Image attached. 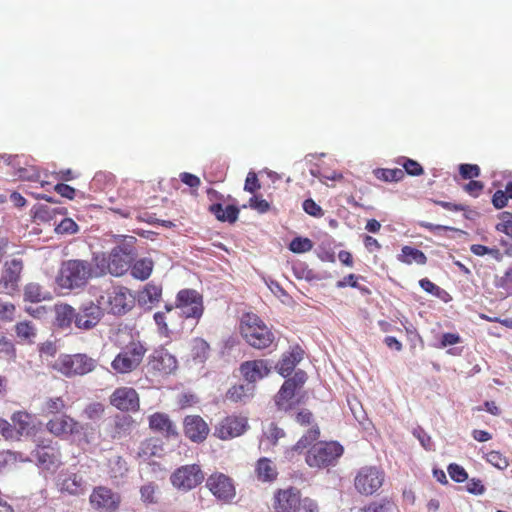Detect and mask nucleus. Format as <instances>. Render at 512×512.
I'll list each match as a JSON object with an SVG mask.
<instances>
[{
	"label": "nucleus",
	"instance_id": "obj_1",
	"mask_svg": "<svg viewBox=\"0 0 512 512\" xmlns=\"http://www.w3.org/2000/svg\"><path fill=\"white\" fill-rule=\"evenodd\" d=\"M320 437V431L317 425L311 427L294 446L286 451V457L290 460L294 458V453H302L310 447L306 453L305 461L311 468H326L334 465L337 459L343 454V447L335 441L316 442Z\"/></svg>",
	"mask_w": 512,
	"mask_h": 512
},
{
	"label": "nucleus",
	"instance_id": "obj_2",
	"mask_svg": "<svg viewBox=\"0 0 512 512\" xmlns=\"http://www.w3.org/2000/svg\"><path fill=\"white\" fill-rule=\"evenodd\" d=\"M274 512H319L317 502L310 497H302L295 486L277 489L272 497Z\"/></svg>",
	"mask_w": 512,
	"mask_h": 512
},
{
	"label": "nucleus",
	"instance_id": "obj_3",
	"mask_svg": "<svg viewBox=\"0 0 512 512\" xmlns=\"http://www.w3.org/2000/svg\"><path fill=\"white\" fill-rule=\"evenodd\" d=\"M94 269L90 262L70 259L62 262L56 283L61 289L73 290L84 287L93 277Z\"/></svg>",
	"mask_w": 512,
	"mask_h": 512
},
{
	"label": "nucleus",
	"instance_id": "obj_4",
	"mask_svg": "<svg viewBox=\"0 0 512 512\" xmlns=\"http://www.w3.org/2000/svg\"><path fill=\"white\" fill-rule=\"evenodd\" d=\"M178 369V361L164 347H158L149 354L143 372L151 383H159Z\"/></svg>",
	"mask_w": 512,
	"mask_h": 512
},
{
	"label": "nucleus",
	"instance_id": "obj_5",
	"mask_svg": "<svg viewBox=\"0 0 512 512\" xmlns=\"http://www.w3.org/2000/svg\"><path fill=\"white\" fill-rule=\"evenodd\" d=\"M240 332L245 341L255 349H265L275 339L273 332L254 313H246L242 316Z\"/></svg>",
	"mask_w": 512,
	"mask_h": 512
},
{
	"label": "nucleus",
	"instance_id": "obj_6",
	"mask_svg": "<svg viewBox=\"0 0 512 512\" xmlns=\"http://www.w3.org/2000/svg\"><path fill=\"white\" fill-rule=\"evenodd\" d=\"M147 351L148 347L145 342L132 339L114 357L111 367L117 374L132 373L142 364Z\"/></svg>",
	"mask_w": 512,
	"mask_h": 512
},
{
	"label": "nucleus",
	"instance_id": "obj_7",
	"mask_svg": "<svg viewBox=\"0 0 512 512\" xmlns=\"http://www.w3.org/2000/svg\"><path fill=\"white\" fill-rule=\"evenodd\" d=\"M96 366L97 361L84 353L62 354L53 364L56 371L68 378L86 375Z\"/></svg>",
	"mask_w": 512,
	"mask_h": 512
},
{
	"label": "nucleus",
	"instance_id": "obj_8",
	"mask_svg": "<svg viewBox=\"0 0 512 512\" xmlns=\"http://www.w3.org/2000/svg\"><path fill=\"white\" fill-rule=\"evenodd\" d=\"M98 303L113 314H124L133 308L135 298L128 288L112 286L100 296Z\"/></svg>",
	"mask_w": 512,
	"mask_h": 512
},
{
	"label": "nucleus",
	"instance_id": "obj_9",
	"mask_svg": "<svg viewBox=\"0 0 512 512\" xmlns=\"http://www.w3.org/2000/svg\"><path fill=\"white\" fill-rule=\"evenodd\" d=\"M385 481V472L377 466L361 467L354 477L355 490L364 496H371L379 491Z\"/></svg>",
	"mask_w": 512,
	"mask_h": 512
},
{
	"label": "nucleus",
	"instance_id": "obj_10",
	"mask_svg": "<svg viewBox=\"0 0 512 512\" xmlns=\"http://www.w3.org/2000/svg\"><path fill=\"white\" fill-rule=\"evenodd\" d=\"M121 503L120 493L105 485L95 486L89 495V504L97 512H117Z\"/></svg>",
	"mask_w": 512,
	"mask_h": 512
},
{
	"label": "nucleus",
	"instance_id": "obj_11",
	"mask_svg": "<svg viewBox=\"0 0 512 512\" xmlns=\"http://www.w3.org/2000/svg\"><path fill=\"white\" fill-rule=\"evenodd\" d=\"M180 317L200 319L204 312L203 296L194 289H182L176 296Z\"/></svg>",
	"mask_w": 512,
	"mask_h": 512
},
{
	"label": "nucleus",
	"instance_id": "obj_12",
	"mask_svg": "<svg viewBox=\"0 0 512 512\" xmlns=\"http://www.w3.org/2000/svg\"><path fill=\"white\" fill-rule=\"evenodd\" d=\"M305 380V372L298 371L295 373L294 377L284 381L275 397V403L279 410L289 411L299 403V400L295 399L296 391L301 388Z\"/></svg>",
	"mask_w": 512,
	"mask_h": 512
},
{
	"label": "nucleus",
	"instance_id": "obj_13",
	"mask_svg": "<svg viewBox=\"0 0 512 512\" xmlns=\"http://www.w3.org/2000/svg\"><path fill=\"white\" fill-rule=\"evenodd\" d=\"M204 473L197 464L184 465L176 469L170 477L172 485L178 490L189 491L200 485Z\"/></svg>",
	"mask_w": 512,
	"mask_h": 512
},
{
	"label": "nucleus",
	"instance_id": "obj_14",
	"mask_svg": "<svg viewBox=\"0 0 512 512\" xmlns=\"http://www.w3.org/2000/svg\"><path fill=\"white\" fill-rule=\"evenodd\" d=\"M46 430L59 439H66L80 432L79 422L66 413H61L49 419L45 425Z\"/></svg>",
	"mask_w": 512,
	"mask_h": 512
},
{
	"label": "nucleus",
	"instance_id": "obj_15",
	"mask_svg": "<svg viewBox=\"0 0 512 512\" xmlns=\"http://www.w3.org/2000/svg\"><path fill=\"white\" fill-rule=\"evenodd\" d=\"M110 404L123 412H137L140 408L138 392L127 386L116 388L109 397Z\"/></svg>",
	"mask_w": 512,
	"mask_h": 512
},
{
	"label": "nucleus",
	"instance_id": "obj_16",
	"mask_svg": "<svg viewBox=\"0 0 512 512\" xmlns=\"http://www.w3.org/2000/svg\"><path fill=\"white\" fill-rule=\"evenodd\" d=\"M206 486L217 499L224 502L231 501L236 495L233 480L220 472L211 474L206 481Z\"/></svg>",
	"mask_w": 512,
	"mask_h": 512
},
{
	"label": "nucleus",
	"instance_id": "obj_17",
	"mask_svg": "<svg viewBox=\"0 0 512 512\" xmlns=\"http://www.w3.org/2000/svg\"><path fill=\"white\" fill-rule=\"evenodd\" d=\"M134 253L125 246H116L109 254L107 269L114 276H122L131 267Z\"/></svg>",
	"mask_w": 512,
	"mask_h": 512
},
{
	"label": "nucleus",
	"instance_id": "obj_18",
	"mask_svg": "<svg viewBox=\"0 0 512 512\" xmlns=\"http://www.w3.org/2000/svg\"><path fill=\"white\" fill-rule=\"evenodd\" d=\"M247 428L248 421L246 418L230 415L218 423L214 435L221 440H228L242 435Z\"/></svg>",
	"mask_w": 512,
	"mask_h": 512
},
{
	"label": "nucleus",
	"instance_id": "obj_19",
	"mask_svg": "<svg viewBox=\"0 0 512 512\" xmlns=\"http://www.w3.org/2000/svg\"><path fill=\"white\" fill-rule=\"evenodd\" d=\"M184 435L194 443L204 442L210 432L205 420L199 415H188L183 420Z\"/></svg>",
	"mask_w": 512,
	"mask_h": 512
},
{
	"label": "nucleus",
	"instance_id": "obj_20",
	"mask_svg": "<svg viewBox=\"0 0 512 512\" xmlns=\"http://www.w3.org/2000/svg\"><path fill=\"white\" fill-rule=\"evenodd\" d=\"M239 370L248 384L255 385L258 380L269 375L271 367L267 360L257 359L243 362Z\"/></svg>",
	"mask_w": 512,
	"mask_h": 512
},
{
	"label": "nucleus",
	"instance_id": "obj_21",
	"mask_svg": "<svg viewBox=\"0 0 512 512\" xmlns=\"http://www.w3.org/2000/svg\"><path fill=\"white\" fill-rule=\"evenodd\" d=\"M100 306L101 305H96L93 302L81 306L79 312L76 313V327L83 330H89L95 327L103 315Z\"/></svg>",
	"mask_w": 512,
	"mask_h": 512
},
{
	"label": "nucleus",
	"instance_id": "obj_22",
	"mask_svg": "<svg viewBox=\"0 0 512 512\" xmlns=\"http://www.w3.org/2000/svg\"><path fill=\"white\" fill-rule=\"evenodd\" d=\"M59 490L72 496L83 495L87 489V482L80 473H62L58 482Z\"/></svg>",
	"mask_w": 512,
	"mask_h": 512
},
{
	"label": "nucleus",
	"instance_id": "obj_23",
	"mask_svg": "<svg viewBox=\"0 0 512 512\" xmlns=\"http://www.w3.org/2000/svg\"><path fill=\"white\" fill-rule=\"evenodd\" d=\"M149 428L163 437L176 438L178 431L176 425L170 419L169 415L162 412H155L148 417Z\"/></svg>",
	"mask_w": 512,
	"mask_h": 512
},
{
	"label": "nucleus",
	"instance_id": "obj_24",
	"mask_svg": "<svg viewBox=\"0 0 512 512\" xmlns=\"http://www.w3.org/2000/svg\"><path fill=\"white\" fill-rule=\"evenodd\" d=\"M23 262L20 259L7 261L0 278V285L9 292H14L18 288Z\"/></svg>",
	"mask_w": 512,
	"mask_h": 512
},
{
	"label": "nucleus",
	"instance_id": "obj_25",
	"mask_svg": "<svg viewBox=\"0 0 512 512\" xmlns=\"http://www.w3.org/2000/svg\"><path fill=\"white\" fill-rule=\"evenodd\" d=\"M304 351L303 349L296 345L292 347L288 352H285L279 362L276 365L277 372L283 376H289L296 365L302 360Z\"/></svg>",
	"mask_w": 512,
	"mask_h": 512
},
{
	"label": "nucleus",
	"instance_id": "obj_26",
	"mask_svg": "<svg viewBox=\"0 0 512 512\" xmlns=\"http://www.w3.org/2000/svg\"><path fill=\"white\" fill-rule=\"evenodd\" d=\"M254 471L257 479L263 483L274 482L278 477L277 466L267 457H261L257 460Z\"/></svg>",
	"mask_w": 512,
	"mask_h": 512
},
{
	"label": "nucleus",
	"instance_id": "obj_27",
	"mask_svg": "<svg viewBox=\"0 0 512 512\" xmlns=\"http://www.w3.org/2000/svg\"><path fill=\"white\" fill-rule=\"evenodd\" d=\"M53 299L52 293L37 282H29L23 289V301L30 303H40Z\"/></svg>",
	"mask_w": 512,
	"mask_h": 512
},
{
	"label": "nucleus",
	"instance_id": "obj_28",
	"mask_svg": "<svg viewBox=\"0 0 512 512\" xmlns=\"http://www.w3.org/2000/svg\"><path fill=\"white\" fill-rule=\"evenodd\" d=\"M255 391V385L251 384H235L225 394L226 400L232 403H247L252 399Z\"/></svg>",
	"mask_w": 512,
	"mask_h": 512
},
{
	"label": "nucleus",
	"instance_id": "obj_29",
	"mask_svg": "<svg viewBox=\"0 0 512 512\" xmlns=\"http://www.w3.org/2000/svg\"><path fill=\"white\" fill-rule=\"evenodd\" d=\"M153 318L157 325L158 333L162 337L169 338L173 330L180 326L178 318L169 315L167 312H156Z\"/></svg>",
	"mask_w": 512,
	"mask_h": 512
},
{
	"label": "nucleus",
	"instance_id": "obj_30",
	"mask_svg": "<svg viewBox=\"0 0 512 512\" xmlns=\"http://www.w3.org/2000/svg\"><path fill=\"white\" fill-rule=\"evenodd\" d=\"M129 471L127 461L120 455H112L107 460V474L111 480L123 479Z\"/></svg>",
	"mask_w": 512,
	"mask_h": 512
},
{
	"label": "nucleus",
	"instance_id": "obj_31",
	"mask_svg": "<svg viewBox=\"0 0 512 512\" xmlns=\"http://www.w3.org/2000/svg\"><path fill=\"white\" fill-rule=\"evenodd\" d=\"M11 421L17 430L19 439L23 435H28L32 430L33 415L27 411H15L11 415Z\"/></svg>",
	"mask_w": 512,
	"mask_h": 512
},
{
	"label": "nucleus",
	"instance_id": "obj_32",
	"mask_svg": "<svg viewBox=\"0 0 512 512\" xmlns=\"http://www.w3.org/2000/svg\"><path fill=\"white\" fill-rule=\"evenodd\" d=\"M209 211L221 222L234 223L239 216V209L234 205H228L225 208L220 203L210 205Z\"/></svg>",
	"mask_w": 512,
	"mask_h": 512
},
{
	"label": "nucleus",
	"instance_id": "obj_33",
	"mask_svg": "<svg viewBox=\"0 0 512 512\" xmlns=\"http://www.w3.org/2000/svg\"><path fill=\"white\" fill-rule=\"evenodd\" d=\"M397 259L407 265L416 263L418 265H425L427 263V256L419 249L405 245L401 249V253Z\"/></svg>",
	"mask_w": 512,
	"mask_h": 512
},
{
	"label": "nucleus",
	"instance_id": "obj_34",
	"mask_svg": "<svg viewBox=\"0 0 512 512\" xmlns=\"http://www.w3.org/2000/svg\"><path fill=\"white\" fill-rule=\"evenodd\" d=\"M38 463L45 469L57 468L60 465V452L55 449H38L36 452Z\"/></svg>",
	"mask_w": 512,
	"mask_h": 512
},
{
	"label": "nucleus",
	"instance_id": "obj_35",
	"mask_svg": "<svg viewBox=\"0 0 512 512\" xmlns=\"http://www.w3.org/2000/svg\"><path fill=\"white\" fill-rule=\"evenodd\" d=\"M154 262L150 258H141L131 265V275L138 280L148 279L153 271Z\"/></svg>",
	"mask_w": 512,
	"mask_h": 512
},
{
	"label": "nucleus",
	"instance_id": "obj_36",
	"mask_svg": "<svg viewBox=\"0 0 512 512\" xmlns=\"http://www.w3.org/2000/svg\"><path fill=\"white\" fill-rule=\"evenodd\" d=\"M359 512H398V508L393 500L385 497L369 502Z\"/></svg>",
	"mask_w": 512,
	"mask_h": 512
},
{
	"label": "nucleus",
	"instance_id": "obj_37",
	"mask_svg": "<svg viewBox=\"0 0 512 512\" xmlns=\"http://www.w3.org/2000/svg\"><path fill=\"white\" fill-rule=\"evenodd\" d=\"M16 336L24 341L33 343L37 335V329L31 321H20L14 326Z\"/></svg>",
	"mask_w": 512,
	"mask_h": 512
},
{
	"label": "nucleus",
	"instance_id": "obj_38",
	"mask_svg": "<svg viewBox=\"0 0 512 512\" xmlns=\"http://www.w3.org/2000/svg\"><path fill=\"white\" fill-rule=\"evenodd\" d=\"M160 441L156 438H148L141 443L138 455L145 459L152 456H157L163 450L159 443Z\"/></svg>",
	"mask_w": 512,
	"mask_h": 512
},
{
	"label": "nucleus",
	"instance_id": "obj_39",
	"mask_svg": "<svg viewBox=\"0 0 512 512\" xmlns=\"http://www.w3.org/2000/svg\"><path fill=\"white\" fill-rule=\"evenodd\" d=\"M66 408V402L62 397H49L45 400L42 412L44 415H60Z\"/></svg>",
	"mask_w": 512,
	"mask_h": 512
},
{
	"label": "nucleus",
	"instance_id": "obj_40",
	"mask_svg": "<svg viewBox=\"0 0 512 512\" xmlns=\"http://www.w3.org/2000/svg\"><path fill=\"white\" fill-rule=\"evenodd\" d=\"M373 173L377 179L384 182H398L404 178V171L400 168H377Z\"/></svg>",
	"mask_w": 512,
	"mask_h": 512
},
{
	"label": "nucleus",
	"instance_id": "obj_41",
	"mask_svg": "<svg viewBox=\"0 0 512 512\" xmlns=\"http://www.w3.org/2000/svg\"><path fill=\"white\" fill-rule=\"evenodd\" d=\"M76 311L69 305L62 306L57 312V323L60 327H69L72 322L75 323Z\"/></svg>",
	"mask_w": 512,
	"mask_h": 512
},
{
	"label": "nucleus",
	"instance_id": "obj_42",
	"mask_svg": "<svg viewBox=\"0 0 512 512\" xmlns=\"http://www.w3.org/2000/svg\"><path fill=\"white\" fill-rule=\"evenodd\" d=\"M162 296V287L154 283H147L141 292V298L144 302H158Z\"/></svg>",
	"mask_w": 512,
	"mask_h": 512
},
{
	"label": "nucleus",
	"instance_id": "obj_43",
	"mask_svg": "<svg viewBox=\"0 0 512 512\" xmlns=\"http://www.w3.org/2000/svg\"><path fill=\"white\" fill-rule=\"evenodd\" d=\"M498 218L501 222L496 224L495 229L512 237V212L503 211L498 215Z\"/></svg>",
	"mask_w": 512,
	"mask_h": 512
},
{
	"label": "nucleus",
	"instance_id": "obj_44",
	"mask_svg": "<svg viewBox=\"0 0 512 512\" xmlns=\"http://www.w3.org/2000/svg\"><path fill=\"white\" fill-rule=\"evenodd\" d=\"M105 411V407L100 402L89 403L83 410V415L89 420H99Z\"/></svg>",
	"mask_w": 512,
	"mask_h": 512
},
{
	"label": "nucleus",
	"instance_id": "obj_45",
	"mask_svg": "<svg viewBox=\"0 0 512 512\" xmlns=\"http://www.w3.org/2000/svg\"><path fill=\"white\" fill-rule=\"evenodd\" d=\"M313 248V242L309 238L296 237L289 245V249L294 253H305Z\"/></svg>",
	"mask_w": 512,
	"mask_h": 512
},
{
	"label": "nucleus",
	"instance_id": "obj_46",
	"mask_svg": "<svg viewBox=\"0 0 512 512\" xmlns=\"http://www.w3.org/2000/svg\"><path fill=\"white\" fill-rule=\"evenodd\" d=\"M16 356L14 343L6 336H0V358L12 359Z\"/></svg>",
	"mask_w": 512,
	"mask_h": 512
},
{
	"label": "nucleus",
	"instance_id": "obj_47",
	"mask_svg": "<svg viewBox=\"0 0 512 512\" xmlns=\"http://www.w3.org/2000/svg\"><path fill=\"white\" fill-rule=\"evenodd\" d=\"M16 306L0 297V320L3 322H12L15 319Z\"/></svg>",
	"mask_w": 512,
	"mask_h": 512
},
{
	"label": "nucleus",
	"instance_id": "obj_48",
	"mask_svg": "<svg viewBox=\"0 0 512 512\" xmlns=\"http://www.w3.org/2000/svg\"><path fill=\"white\" fill-rule=\"evenodd\" d=\"M0 435L5 440H19L14 425L4 418H0Z\"/></svg>",
	"mask_w": 512,
	"mask_h": 512
},
{
	"label": "nucleus",
	"instance_id": "obj_49",
	"mask_svg": "<svg viewBox=\"0 0 512 512\" xmlns=\"http://www.w3.org/2000/svg\"><path fill=\"white\" fill-rule=\"evenodd\" d=\"M486 460L494 467L504 470L509 466L508 459L498 451H491L487 454Z\"/></svg>",
	"mask_w": 512,
	"mask_h": 512
},
{
	"label": "nucleus",
	"instance_id": "obj_50",
	"mask_svg": "<svg viewBox=\"0 0 512 512\" xmlns=\"http://www.w3.org/2000/svg\"><path fill=\"white\" fill-rule=\"evenodd\" d=\"M157 486L154 483H147L140 488L141 500L144 503H156Z\"/></svg>",
	"mask_w": 512,
	"mask_h": 512
},
{
	"label": "nucleus",
	"instance_id": "obj_51",
	"mask_svg": "<svg viewBox=\"0 0 512 512\" xmlns=\"http://www.w3.org/2000/svg\"><path fill=\"white\" fill-rule=\"evenodd\" d=\"M404 168V173L411 176H420L424 173L423 167L417 161L409 158H403V162L400 163Z\"/></svg>",
	"mask_w": 512,
	"mask_h": 512
},
{
	"label": "nucleus",
	"instance_id": "obj_52",
	"mask_svg": "<svg viewBox=\"0 0 512 512\" xmlns=\"http://www.w3.org/2000/svg\"><path fill=\"white\" fill-rule=\"evenodd\" d=\"M264 436L266 437L267 440L270 441L272 445H276L278 440L285 436V432L275 423H270L267 430L264 432Z\"/></svg>",
	"mask_w": 512,
	"mask_h": 512
},
{
	"label": "nucleus",
	"instance_id": "obj_53",
	"mask_svg": "<svg viewBox=\"0 0 512 512\" xmlns=\"http://www.w3.org/2000/svg\"><path fill=\"white\" fill-rule=\"evenodd\" d=\"M57 234H74L78 231V225L71 218H64L55 228Z\"/></svg>",
	"mask_w": 512,
	"mask_h": 512
},
{
	"label": "nucleus",
	"instance_id": "obj_54",
	"mask_svg": "<svg viewBox=\"0 0 512 512\" xmlns=\"http://www.w3.org/2000/svg\"><path fill=\"white\" fill-rule=\"evenodd\" d=\"M459 173L463 179L477 178L480 175V168L476 164H461L459 166Z\"/></svg>",
	"mask_w": 512,
	"mask_h": 512
},
{
	"label": "nucleus",
	"instance_id": "obj_55",
	"mask_svg": "<svg viewBox=\"0 0 512 512\" xmlns=\"http://www.w3.org/2000/svg\"><path fill=\"white\" fill-rule=\"evenodd\" d=\"M448 473L451 479L458 483L464 482L468 478V474L465 469L455 463L448 466Z\"/></svg>",
	"mask_w": 512,
	"mask_h": 512
},
{
	"label": "nucleus",
	"instance_id": "obj_56",
	"mask_svg": "<svg viewBox=\"0 0 512 512\" xmlns=\"http://www.w3.org/2000/svg\"><path fill=\"white\" fill-rule=\"evenodd\" d=\"M260 188H261V184H260L257 174L253 171H250L247 174V177L245 180L244 190L249 193H255Z\"/></svg>",
	"mask_w": 512,
	"mask_h": 512
},
{
	"label": "nucleus",
	"instance_id": "obj_57",
	"mask_svg": "<svg viewBox=\"0 0 512 512\" xmlns=\"http://www.w3.org/2000/svg\"><path fill=\"white\" fill-rule=\"evenodd\" d=\"M249 207L259 213H266L270 209V204L267 200L255 195L249 199Z\"/></svg>",
	"mask_w": 512,
	"mask_h": 512
},
{
	"label": "nucleus",
	"instance_id": "obj_58",
	"mask_svg": "<svg viewBox=\"0 0 512 512\" xmlns=\"http://www.w3.org/2000/svg\"><path fill=\"white\" fill-rule=\"evenodd\" d=\"M303 210L314 217H321L323 215V210L320 205H318L313 199L309 198L303 202Z\"/></svg>",
	"mask_w": 512,
	"mask_h": 512
},
{
	"label": "nucleus",
	"instance_id": "obj_59",
	"mask_svg": "<svg viewBox=\"0 0 512 512\" xmlns=\"http://www.w3.org/2000/svg\"><path fill=\"white\" fill-rule=\"evenodd\" d=\"M463 189L472 197H478L484 189V184L478 180H470Z\"/></svg>",
	"mask_w": 512,
	"mask_h": 512
},
{
	"label": "nucleus",
	"instance_id": "obj_60",
	"mask_svg": "<svg viewBox=\"0 0 512 512\" xmlns=\"http://www.w3.org/2000/svg\"><path fill=\"white\" fill-rule=\"evenodd\" d=\"M509 199L504 190H497L492 196V204L496 209H502L507 206Z\"/></svg>",
	"mask_w": 512,
	"mask_h": 512
},
{
	"label": "nucleus",
	"instance_id": "obj_61",
	"mask_svg": "<svg viewBox=\"0 0 512 512\" xmlns=\"http://www.w3.org/2000/svg\"><path fill=\"white\" fill-rule=\"evenodd\" d=\"M54 191H56L59 195L69 200L74 199L76 195V190L72 186L64 183L56 184L54 186Z\"/></svg>",
	"mask_w": 512,
	"mask_h": 512
},
{
	"label": "nucleus",
	"instance_id": "obj_62",
	"mask_svg": "<svg viewBox=\"0 0 512 512\" xmlns=\"http://www.w3.org/2000/svg\"><path fill=\"white\" fill-rule=\"evenodd\" d=\"M180 180L190 188H198L201 185L200 178L188 172H182L180 174Z\"/></svg>",
	"mask_w": 512,
	"mask_h": 512
},
{
	"label": "nucleus",
	"instance_id": "obj_63",
	"mask_svg": "<svg viewBox=\"0 0 512 512\" xmlns=\"http://www.w3.org/2000/svg\"><path fill=\"white\" fill-rule=\"evenodd\" d=\"M420 287L435 296H439L441 293V288L437 285H435L432 281H430L428 278H423L419 281Z\"/></svg>",
	"mask_w": 512,
	"mask_h": 512
},
{
	"label": "nucleus",
	"instance_id": "obj_64",
	"mask_svg": "<svg viewBox=\"0 0 512 512\" xmlns=\"http://www.w3.org/2000/svg\"><path fill=\"white\" fill-rule=\"evenodd\" d=\"M461 342V337L457 333H444L441 337L440 347L455 345Z\"/></svg>",
	"mask_w": 512,
	"mask_h": 512
}]
</instances>
